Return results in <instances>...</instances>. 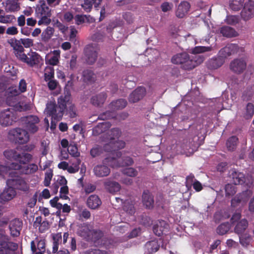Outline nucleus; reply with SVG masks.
<instances>
[{
	"instance_id": "nucleus-64",
	"label": "nucleus",
	"mask_w": 254,
	"mask_h": 254,
	"mask_svg": "<svg viewBox=\"0 0 254 254\" xmlns=\"http://www.w3.org/2000/svg\"><path fill=\"white\" fill-rule=\"evenodd\" d=\"M85 254H109L108 253L105 251L98 249H90L87 251Z\"/></svg>"
},
{
	"instance_id": "nucleus-33",
	"label": "nucleus",
	"mask_w": 254,
	"mask_h": 254,
	"mask_svg": "<svg viewBox=\"0 0 254 254\" xmlns=\"http://www.w3.org/2000/svg\"><path fill=\"white\" fill-rule=\"evenodd\" d=\"M96 75L93 71L86 69L83 71L82 74V78L84 82L89 84L93 83L96 80Z\"/></svg>"
},
{
	"instance_id": "nucleus-11",
	"label": "nucleus",
	"mask_w": 254,
	"mask_h": 254,
	"mask_svg": "<svg viewBox=\"0 0 254 254\" xmlns=\"http://www.w3.org/2000/svg\"><path fill=\"white\" fill-rule=\"evenodd\" d=\"M23 226V222L21 220L15 218L9 222V229L11 236L13 237H18Z\"/></svg>"
},
{
	"instance_id": "nucleus-41",
	"label": "nucleus",
	"mask_w": 254,
	"mask_h": 254,
	"mask_svg": "<svg viewBox=\"0 0 254 254\" xmlns=\"http://www.w3.org/2000/svg\"><path fill=\"white\" fill-rule=\"evenodd\" d=\"M38 170V166L35 164H30L26 166H22L20 171L24 174H31L35 173Z\"/></svg>"
},
{
	"instance_id": "nucleus-49",
	"label": "nucleus",
	"mask_w": 254,
	"mask_h": 254,
	"mask_svg": "<svg viewBox=\"0 0 254 254\" xmlns=\"http://www.w3.org/2000/svg\"><path fill=\"white\" fill-rule=\"evenodd\" d=\"M230 228L229 223H223L221 224L217 228V232L220 235L225 234L228 232Z\"/></svg>"
},
{
	"instance_id": "nucleus-52",
	"label": "nucleus",
	"mask_w": 254,
	"mask_h": 254,
	"mask_svg": "<svg viewBox=\"0 0 254 254\" xmlns=\"http://www.w3.org/2000/svg\"><path fill=\"white\" fill-rule=\"evenodd\" d=\"M236 189V187L232 184H228L226 185L225 187L226 196L233 195L237 191Z\"/></svg>"
},
{
	"instance_id": "nucleus-13",
	"label": "nucleus",
	"mask_w": 254,
	"mask_h": 254,
	"mask_svg": "<svg viewBox=\"0 0 254 254\" xmlns=\"http://www.w3.org/2000/svg\"><path fill=\"white\" fill-rule=\"evenodd\" d=\"M238 50L239 46L237 44H229L221 49L219 51L218 55L225 60V59L228 57L237 53L238 52Z\"/></svg>"
},
{
	"instance_id": "nucleus-32",
	"label": "nucleus",
	"mask_w": 254,
	"mask_h": 254,
	"mask_svg": "<svg viewBox=\"0 0 254 254\" xmlns=\"http://www.w3.org/2000/svg\"><path fill=\"white\" fill-rule=\"evenodd\" d=\"M18 0H7L5 3V10L7 12H12L18 11L20 8V4Z\"/></svg>"
},
{
	"instance_id": "nucleus-24",
	"label": "nucleus",
	"mask_w": 254,
	"mask_h": 254,
	"mask_svg": "<svg viewBox=\"0 0 254 254\" xmlns=\"http://www.w3.org/2000/svg\"><path fill=\"white\" fill-rule=\"evenodd\" d=\"M35 13L36 16H51V10L45 1H41L40 4L37 5Z\"/></svg>"
},
{
	"instance_id": "nucleus-18",
	"label": "nucleus",
	"mask_w": 254,
	"mask_h": 254,
	"mask_svg": "<svg viewBox=\"0 0 254 254\" xmlns=\"http://www.w3.org/2000/svg\"><path fill=\"white\" fill-rule=\"evenodd\" d=\"M146 93L145 88L143 87H138L130 95L128 101L131 103H136L143 98Z\"/></svg>"
},
{
	"instance_id": "nucleus-40",
	"label": "nucleus",
	"mask_w": 254,
	"mask_h": 254,
	"mask_svg": "<svg viewBox=\"0 0 254 254\" xmlns=\"http://www.w3.org/2000/svg\"><path fill=\"white\" fill-rule=\"evenodd\" d=\"M109 127V123L103 122L99 123L92 129V134L97 136L105 131L107 128Z\"/></svg>"
},
{
	"instance_id": "nucleus-60",
	"label": "nucleus",
	"mask_w": 254,
	"mask_h": 254,
	"mask_svg": "<svg viewBox=\"0 0 254 254\" xmlns=\"http://www.w3.org/2000/svg\"><path fill=\"white\" fill-rule=\"evenodd\" d=\"M37 17L40 18V20L38 21V24L41 25L42 24L48 25L50 23L51 20L50 18L51 16L42 15L36 16Z\"/></svg>"
},
{
	"instance_id": "nucleus-58",
	"label": "nucleus",
	"mask_w": 254,
	"mask_h": 254,
	"mask_svg": "<svg viewBox=\"0 0 254 254\" xmlns=\"http://www.w3.org/2000/svg\"><path fill=\"white\" fill-rule=\"evenodd\" d=\"M59 198L58 196H55L52 199L50 200V203L52 207L57 208L59 211V213H61L62 203L58 202ZM58 213V211L57 212Z\"/></svg>"
},
{
	"instance_id": "nucleus-43",
	"label": "nucleus",
	"mask_w": 254,
	"mask_h": 254,
	"mask_svg": "<svg viewBox=\"0 0 254 254\" xmlns=\"http://www.w3.org/2000/svg\"><path fill=\"white\" fill-rule=\"evenodd\" d=\"M238 138L236 136H232L230 137L227 141L226 146L227 149L229 151H234L237 147Z\"/></svg>"
},
{
	"instance_id": "nucleus-57",
	"label": "nucleus",
	"mask_w": 254,
	"mask_h": 254,
	"mask_svg": "<svg viewBox=\"0 0 254 254\" xmlns=\"http://www.w3.org/2000/svg\"><path fill=\"white\" fill-rule=\"evenodd\" d=\"M103 236V232L99 230H94L91 232V239L94 242L100 239Z\"/></svg>"
},
{
	"instance_id": "nucleus-54",
	"label": "nucleus",
	"mask_w": 254,
	"mask_h": 254,
	"mask_svg": "<svg viewBox=\"0 0 254 254\" xmlns=\"http://www.w3.org/2000/svg\"><path fill=\"white\" fill-rule=\"evenodd\" d=\"M122 173L123 174L130 177H134L138 175V171L135 169L131 167L123 169Z\"/></svg>"
},
{
	"instance_id": "nucleus-36",
	"label": "nucleus",
	"mask_w": 254,
	"mask_h": 254,
	"mask_svg": "<svg viewBox=\"0 0 254 254\" xmlns=\"http://www.w3.org/2000/svg\"><path fill=\"white\" fill-rule=\"evenodd\" d=\"M248 226V221L246 219H242L237 223L234 228V232L239 235L243 234Z\"/></svg>"
},
{
	"instance_id": "nucleus-17",
	"label": "nucleus",
	"mask_w": 254,
	"mask_h": 254,
	"mask_svg": "<svg viewBox=\"0 0 254 254\" xmlns=\"http://www.w3.org/2000/svg\"><path fill=\"white\" fill-rule=\"evenodd\" d=\"M247 64L244 60L237 59L232 61L230 65L231 69L237 73H241L246 69Z\"/></svg>"
},
{
	"instance_id": "nucleus-26",
	"label": "nucleus",
	"mask_w": 254,
	"mask_h": 254,
	"mask_svg": "<svg viewBox=\"0 0 254 254\" xmlns=\"http://www.w3.org/2000/svg\"><path fill=\"white\" fill-rule=\"evenodd\" d=\"M86 204L91 209H97L102 204V201L97 195L92 194L88 197Z\"/></svg>"
},
{
	"instance_id": "nucleus-25",
	"label": "nucleus",
	"mask_w": 254,
	"mask_h": 254,
	"mask_svg": "<svg viewBox=\"0 0 254 254\" xmlns=\"http://www.w3.org/2000/svg\"><path fill=\"white\" fill-rule=\"evenodd\" d=\"M230 178L235 185H243L244 184L243 181V179H244V173L235 169H232L230 171Z\"/></svg>"
},
{
	"instance_id": "nucleus-61",
	"label": "nucleus",
	"mask_w": 254,
	"mask_h": 254,
	"mask_svg": "<svg viewBox=\"0 0 254 254\" xmlns=\"http://www.w3.org/2000/svg\"><path fill=\"white\" fill-rule=\"evenodd\" d=\"M54 77V70L53 68H48L46 69L44 73L45 80L46 81L52 80Z\"/></svg>"
},
{
	"instance_id": "nucleus-39",
	"label": "nucleus",
	"mask_w": 254,
	"mask_h": 254,
	"mask_svg": "<svg viewBox=\"0 0 254 254\" xmlns=\"http://www.w3.org/2000/svg\"><path fill=\"white\" fill-rule=\"evenodd\" d=\"M74 19L75 24L77 25L82 24L85 21L87 22H92L93 21L92 17L89 15L76 14L74 16Z\"/></svg>"
},
{
	"instance_id": "nucleus-4",
	"label": "nucleus",
	"mask_w": 254,
	"mask_h": 254,
	"mask_svg": "<svg viewBox=\"0 0 254 254\" xmlns=\"http://www.w3.org/2000/svg\"><path fill=\"white\" fill-rule=\"evenodd\" d=\"M8 136L10 140L19 144H25L29 139L28 132L25 129L17 127L9 130Z\"/></svg>"
},
{
	"instance_id": "nucleus-7",
	"label": "nucleus",
	"mask_w": 254,
	"mask_h": 254,
	"mask_svg": "<svg viewBox=\"0 0 254 254\" xmlns=\"http://www.w3.org/2000/svg\"><path fill=\"white\" fill-rule=\"evenodd\" d=\"M8 186H10L14 189H17L23 191H28L29 186L23 178L17 176L15 178L8 179L6 181Z\"/></svg>"
},
{
	"instance_id": "nucleus-45",
	"label": "nucleus",
	"mask_w": 254,
	"mask_h": 254,
	"mask_svg": "<svg viewBox=\"0 0 254 254\" xmlns=\"http://www.w3.org/2000/svg\"><path fill=\"white\" fill-rule=\"evenodd\" d=\"M70 94L67 92L64 96L61 95L58 99V104L60 105H63L65 109L67 105H70Z\"/></svg>"
},
{
	"instance_id": "nucleus-2",
	"label": "nucleus",
	"mask_w": 254,
	"mask_h": 254,
	"mask_svg": "<svg viewBox=\"0 0 254 254\" xmlns=\"http://www.w3.org/2000/svg\"><path fill=\"white\" fill-rule=\"evenodd\" d=\"M172 63L181 64L182 68L190 70L195 67L197 63L195 60L190 59L189 54L186 52L174 55L171 59Z\"/></svg>"
},
{
	"instance_id": "nucleus-53",
	"label": "nucleus",
	"mask_w": 254,
	"mask_h": 254,
	"mask_svg": "<svg viewBox=\"0 0 254 254\" xmlns=\"http://www.w3.org/2000/svg\"><path fill=\"white\" fill-rule=\"evenodd\" d=\"M211 47L196 46L192 49V52L194 54H197L204 53L206 52L211 51Z\"/></svg>"
},
{
	"instance_id": "nucleus-20",
	"label": "nucleus",
	"mask_w": 254,
	"mask_h": 254,
	"mask_svg": "<svg viewBox=\"0 0 254 254\" xmlns=\"http://www.w3.org/2000/svg\"><path fill=\"white\" fill-rule=\"evenodd\" d=\"M251 193L252 191L251 190H247L237 194L231 200L232 205L235 206L238 203L246 202L248 200Z\"/></svg>"
},
{
	"instance_id": "nucleus-56",
	"label": "nucleus",
	"mask_w": 254,
	"mask_h": 254,
	"mask_svg": "<svg viewBox=\"0 0 254 254\" xmlns=\"http://www.w3.org/2000/svg\"><path fill=\"white\" fill-rule=\"evenodd\" d=\"M53 176V171L51 169L48 170L45 175V179L44 181V186L48 187L50 185L51 181Z\"/></svg>"
},
{
	"instance_id": "nucleus-28",
	"label": "nucleus",
	"mask_w": 254,
	"mask_h": 254,
	"mask_svg": "<svg viewBox=\"0 0 254 254\" xmlns=\"http://www.w3.org/2000/svg\"><path fill=\"white\" fill-rule=\"evenodd\" d=\"M105 189L111 193H115L121 190V186L118 182L109 179L106 180L104 182Z\"/></svg>"
},
{
	"instance_id": "nucleus-63",
	"label": "nucleus",
	"mask_w": 254,
	"mask_h": 254,
	"mask_svg": "<svg viewBox=\"0 0 254 254\" xmlns=\"http://www.w3.org/2000/svg\"><path fill=\"white\" fill-rule=\"evenodd\" d=\"M244 184L248 188H250L254 183V179L252 175L248 174L247 176L244 175V179H243Z\"/></svg>"
},
{
	"instance_id": "nucleus-38",
	"label": "nucleus",
	"mask_w": 254,
	"mask_h": 254,
	"mask_svg": "<svg viewBox=\"0 0 254 254\" xmlns=\"http://www.w3.org/2000/svg\"><path fill=\"white\" fill-rule=\"evenodd\" d=\"M122 135V131L119 127H114L109 130L107 132V138L110 141L115 140L119 138Z\"/></svg>"
},
{
	"instance_id": "nucleus-55",
	"label": "nucleus",
	"mask_w": 254,
	"mask_h": 254,
	"mask_svg": "<svg viewBox=\"0 0 254 254\" xmlns=\"http://www.w3.org/2000/svg\"><path fill=\"white\" fill-rule=\"evenodd\" d=\"M115 118V115L114 112L112 111H106L98 116V119L101 120H106Z\"/></svg>"
},
{
	"instance_id": "nucleus-59",
	"label": "nucleus",
	"mask_w": 254,
	"mask_h": 254,
	"mask_svg": "<svg viewBox=\"0 0 254 254\" xmlns=\"http://www.w3.org/2000/svg\"><path fill=\"white\" fill-rule=\"evenodd\" d=\"M68 152L70 155L73 157H78L80 153L78 151V149L75 145L70 144L67 148Z\"/></svg>"
},
{
	"instance_id": "nucleus-15",
	"label": "nucleus",
	"mask_w": 254,
	"mask_h": 254,
	"mask_svg": "<svg viewBox=\"0 0 254 254\" xmlns=\"http://www.w3.org/2000/svg\"><path fill=\"white\" fill-rule=\"evenodd\" d=\"M39 57L37 53L30 51L27 55L25 54L23 55L19 60L30 66H33L39 62Z\"/></svg>"
},
{
	"instance_id": "nucleus-51",
	"label": "nucleus",
	"mask_w": 254,
	"mask_h": 254,
	"mask_svg": "<svg viewBox=\"0 0 254 254\" xmlns=\"http://www.w3.org/2000/svg\"><path fill=\"white\" fill-rule=\"evenodd\" d=\"M240 244L244 247H247L250 244L251 240V236L247 234L239 235Z\"/></svg>"
},
{
	"instance_id": "nucleus-14",
	"label": "nucleus",
	"mask_w": 254,
	"mask_h": 254,
	"mask_svg": "<svg viewBox=\"0 0 254 254\" xmlns=\"http://www.w3.org/2000/svg\"><path fill=\"white\" fill-rule=\"evenodd\" d=\"M8 43L13 48L15 56L19 60L25 54L24 50L19 40L12 38L8 41Z\"/></svg>"
},
{
	"instance_id": "nucleus-9",
	"label": "nucleus",
	"mask_w": 254,
	"mask_h": 254,
	"mask_svg": "<svg viewBox=\"0 0 254 254\" xmlns=\"http://www.w3.org/2000/svg\"><path fill=\"white\" fill-rule=\"evenodd\" d=\"M84 55L86 63L92 65L97 59L98 52L92 45H88L84 49Z\"/></svg>"
},
{
	"instance_id": "nucleus-37",
	"label": "nucleus",
	"mask_w": 254,
	"mask_h": 254,
	"mask_svg": "<svg viewBox=\"0 0 254 254\" xmlns=\"http://www.w3.org/2000/svg\"><path fill=\"white\" fill-rule=\"evenodd\" d=\"M55 32L53 27L48 26L42 32L41 35V40L44 42H48L52 37Z\"/></svg>"
},
{
	"instance_id": "nucleus-12",
	"label": "nucleus",
	"mask_w": 254,
	"mask_h": 254,
	"mask_svg": "<svg viewBox=\"0 0 254 254\" xmlns=\"http://www.w3.org/2000/svg\"><path fill=\"white\" fill-rule=\"evenodd\" d=\"M241 18L248 21L254 17V5L250 3H245L240 13Z\"/></svg>"
},
{
	"instance_id": "nucleus-10",
	"label": "nucleus",
	"mask_w": 254,
	"mask_h": 254,
	"mask_svg": "<svg viewBox=\"0 0 254 254\" xmlns=\"http://www.w3.org/2000/svg\"><path fill=\"white\" fill-rule=\"evenodd\" d=\"M17 244L5 240H0V254H12L17 250Z\"/></svg>"
},
{
	"instance_id": "nucleus-31",
	"label": "nucleus",
	"mask_w": 254,
	"mask_h": 254,
	"mask_svg": "<svg viewBox=\"0 0 254 254\" xmlns=\"http://www.w3.org/2000/svg\"><path fill=\"white\" fill-rule=\"evenodd\" d=\"M190 4L187 1H183L178 5L176 11V16L179 18H183L187 13L190 8Z\"/></svg>"
},
{
	"instance_id": "nucleus-35",
	"label": "nucleus",
	"mask_w": 254,
	"mask_h": 254,
	"mask_svg": "<svg viewBox=\"0 0 254 254\" xmlns=\"http://www.w3.org/2000/svg\"><path fill=\"white\" fill-rule=\"evenodd\" d=\"M220 32L223 36L228 38L234 37L238 35L237 32L234 28L228 26L222 27Z\"/></svg>"
},
{
	"instance_id": "nucleus-19",
	"label": "nucleus",
	"mask_w": 254,
	"mask_h": 254,
	"mask_svg": "<svg viewBox=\"0 0 254 254\" xmlns=\"http://www.w3.org/2000/svg\"><path fill=\"white\" fill-rule=\"evenodd\" d=\"M126 146V143L123 140L110 141L104 146L105 150L108 152H113L124 148Z\"/></svg>"
},
{
	"instance_id": "nucleus-6",
	"label": "nucleus",
	"mask_w": 254,
	"mask_h": 254,
	"mask_svg": "<svg viewBox=\"0 0 254 254\" xmlns=\"http://www.w3.org/2000/svg\"><path fill=\"white\" fill-rule=\"evenodd\" d=\"M21 122L25 129L30 133H34L38 130L39 118L34 115H29L21 118Z\"/></svg>"
},
{
	"instance_id": "nucleus-3",
	"label": "nucleus",
	"mask_w": 254,
	"mask_h": 254,
	"mask_svg": "<svg viewBox=\"0 0 254 254\" xmlns=\"http://www.w3.org/2000/svg\"><path fill=\"white\" fill-rule=\"evenodd\" d=\"M116 154L118 158L107 157L103 160L104 163L112 168L128 166L133 164L134 162L131 157L125 156L120 158L122 153L120 151L117 152Z\"/></svg>"
},
{
	"instance_id": "nucleus-5",
	"label": "nucleus",
	"mask_w": 254,
	"mask_h": 254,
	"mask_svg": "<svg viewBox=\"0 0 254 254\" xmlns=\"http://www.w3.org/2000/svg\"><path fill=\"white\" fill-rule=\"evenodd\" d=\"M64 110L63 105H60L59 104L57 105L55 102H50L47 104V114L52 119L57 121H60L62 119Z\"/></svg>"
},
{
	"instance_id": "nucleus-1",
	"label": "nucleus",
	"mask_w": 254,
	"mask_h": 254,
	"mask_svg": "<svg viewBox=\"0 0 254 254\" xmlns=\"http://www.w3.org/2000/svg\"><path fill=\"white\" fill-rule=\"evenodd\" d=\"M4 157L10 161L18 162H11L7 167L8 170H13L20 171L21 165L28 164L32 159V155L28 153L19 152L15 149H9L3 152Z\"/></svg>"
},
{
	"instance_id": "nucleus-30",
	"label": "nucleus",
	"mask_w": 254,
	"mask_h": 254,
	"mask_svg": "<svg viewBox=\"0 0 254 254\" xmlns=\"http://www.w3.org/2000/svg\"><path fill=\"white\" fill-rule=\"evenodd\" d=\"M5 189L0 194V199L3 201H8L12 199L16 195V191L14 188L10 186Z\"/></svg>"
},
{
	"instance_id": "nucleus-42",
	"label": "nucleus",
	"mask_w": 254,
	"mask_h": 254,
	"mask_svg": "<svg viewBox=\"0 0 254 254\" xmlns=\"http://www.w3.org/2000/svg\"><path fill=\"white\" fill-rule=\"evenodd\" d=\"M245 0H229V4L231 9L238 11L244 6Z\"/></svg>"
},
{
	"instance_id": "nucleus-23",
	"label": "nucleus",
	"mask_w": 254,
	"mask_h": 254,
	"mask_svg": "<svg viewBox=\"0 0 254 254\" xmlns=\"http://www.w3.org/2000/svg\"><path fill=\"white\" fill-rule=\"evenodd\" d=\"M103 165H97L94 167L93 172L94 175L97 177H104L108 176L110 173V169L107 166L106 164Z\"/></svg>"
},
{
	"instance_id": "nucleus-44",
	"label": "nucleus",
	"mask_w": 254,
	"mask_h": 254,
	"mask_svg": "<svg viewBox=\"0 0 254 254\" xmlns=\"http://www.w3.org/2000/svg\"><path fill=\"white\" fill-rule=\"evenodd\" d=\"M254 115V105L251 103L247 104L245 113L243 114L244 118L246 120L251 119Z\"/></svg>"
},
{
	"instance_id": "nucleus-47",
	"label": "nucleus",
	"mask_w": 254,
	"mask_h": 254,
	"mask_svg": "<svg viewBox=\"0 0 254 254\" xmlns=\"http://www.w3.org/2000/svg\"><path fill=\"white\" fill-rule=\"evenodd\" d=\"M6 92L7 95L6 102L8 104H10L9 101L10 98L15 97L20 94V91L17 89L16 87L13 86L9 87Z\"/></svg>"
},
{
	"instance_id": "nucleus-46",
	"label": "nucleus",
	"mask_w": 254,
	"mask_h": 254,
	"mask_svg": "<svg viewBox=\"0 0 254 254\" xmlns=\"http://www.w3.org/2000/svg\"><path fill=\"white\" fill-rule=\"evenodd\" d=\"M53 244L52 253H55L58 250L60 242L62 240V233H58L53 236Z\"/></svg>"
},
{
	"instance_id": "nucleus-16",
	"label": "nucleus",
	"mask_w": 254,
	"mask_h": 254,
	"mask_svg": "<svg viewBox=\"0 0 254 254\" xmlns=\"http://www.w3.org/2000/svg\"><path fill=\"white\" fill-rule=\"evenodd\" d=\"M169 228V224L164 220H159L156 222L153 227L154 233L158 236H160L166 232H168Z\"/></svg>"
},
{
	"instance_id": "nucleus-8",
	"label": "nucleus",
	"mask_w": 254,
	"mask_h": 254,
	"mask_svg": "<svg viewBox=\"0 0 254 254\" xmlns=\"http://www.w3.org/2000/svg\"><path fill=\"white\" fill-rule=\"evenodd\" d=\"M16 121V117L14 112L7 109L0 113V125L3 127H7L12 124Z\"/></svg>"
},
{
	"instance_id": "nucleus-29",
	"label": "nucleus",
	"mask_w": 254,
	"mask_h": 254,
	"mask_svg": "<svg viewBox=\"0 0 254 254\" xmlns=\"http://www.w3.org/2000/svg\"><path fill=\"white\" fill-rule=\"evenodd\" d=\"M160 244L158 240H153L147 242L144 247L145 253L147 254H153L157 252L160 248Z\"/></svg>"
},
{
	"instance_id": "nucleus-22",
	"label": "nucleus",
	"mask_w": 254,
	"mask_h": 254,
	"mask_svg": "<svg viewBox=\"0 0 254 254\" xmlns=\"http://www.w3.org/2000/svg\"><path fill=\"white\" fill-rule=\"evenodd\" d=\"M142 202L143 205L148 209L152 208L154 206V196L148 190L143 191L142 195Z\"/></svg>"
},
{
	"instance_id": "nucleus-62",
	"label": "nucleus",
	"mask_w": 254,
	"mask_h": 254,
	"mask_svg": "<svg viewBox=\"0 0 254 254\" xmlns=\"http://www.w3.org/2000/svg\"><path fill=\"white\" fill-rule=\"evenodd\" d=\"M66 109L67 114H68L70 118H73L76 116V109L74 105L70 104L68 105V107H66Z\"/></svg>"
},
{
	"instance_id": "nucleus-48",
	"label": "nucleus",
	"mask_w": 254,
	"mask_h": 254,
	"mask_svg": "<svg viewBox=\"0 0 254 254\" xmlns=\"http://www.w3.org/2000/svg\"><path fill=\"white\" fill-rule=\"evenodd\" d=\"M60 58V51L59 50H54L53 55L49 60V63L52 65H57L59 62Z\"/></svg>"
},
{
	"instance_id": "nucleus-34",
	"label": "nucleus",
	"mask_w": 254,
	"mask_h": 254,
	"mask_svg": "<svg viewBox=\"0 0 254 254\" xmlns=\"http://www.w3.org/2000/svg\"><path fill=\"white\" fill-rule=\"evenodd\" d=\"M127 105V102L125 99H120L112 101L108 106L109 109L115 111L122 110L125 108Z\"/></svg>"
},
{
	"instance_id": "nucleus-27",
	"label": "nucleus",
	"mask_w": 254,
	"mask_h": 254,
	"mask_svg": "<svg viewBox=\"0 0 254 254\" xmlns=\"http://www.w3.org/2000/svg\"><path fill=\"white\" fill-rule=\"evenodd\" d=\"M107 97V95L105 92H101L93 96L90 99V102L95 107H101L105 103Z\"/></svg>"
},
{
	"instance_id": "nucleus-50",
	"label": "nucleus",
	"mask_w": 254,
	"mask_h": 254,
	"mask_svg": "<svg viewBox=\"0 0 254 254\" xmlns=\"http://www.w3.org/2000/svg\"><path fill=\"white\" fill-rule=\"evenodd\" d=\"M226 22L231 25H236L240 21V18L239 15H228L225 19Z\"/></svg>"
},
{
	"instance_id": "nucleus-21",
	"label": "nucleus",
	"mask_w": 254,
	"mask_h": 254,
	"mask_svg": "<svg viewBox=\"0 0 254 254\" xmlns=\"http://www.w3.org/2000/svg\"><path fill=\"white\" fill-rule=\"evenodd\" d=\"M225 60L218 54L217 56L209 59L207 62L208 68L214 70L220 67L224 63Z\"/></svg>"
}]
</instances>
